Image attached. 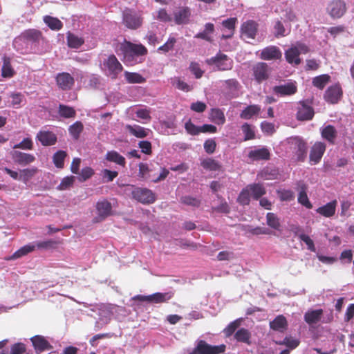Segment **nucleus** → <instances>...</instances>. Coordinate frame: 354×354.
Returning a JSON list of instances; mask_svg holds the SVG:
<instances>
[{
    "label": "nucleus",
    "instance_id": "1",
    "mask_svg": "<svg viewBox=\"0 0 354 354\" xmlns=\"http://www.w3.org/2000/svg\"><path fill=\"white\" fill-rule=\"evenodd\" d=\"M37 53L41 54L47 50V41L43 37L41 32L35 29H29L23 32L13 41L14 47L20 53L28 51V46Z\"/></svg>",
    "mask_w": 354,
    "mask_h": 354
},
{
    "label": "nucleus",
    "instance_id": "2",
    "mask_svg": "<svg viewBox=\"0 0 354 354\" xmlns=\"http://www.w3.org/2000/svg\"><path fill=\"white\" fill-rule=\"evenodd\" d=\"M120 50L123 55L124 62L130 66L140 62V57L147 53V50L143 45L134 44L127 41L120 44Z\"/></svg>",
    "mask_w": 354,
    "mask_h": 354
},
{
    "label": "nucleus",
    "instance_id": "3",
    "mask_svg": "<svg viewBox=\"0 0 354 354\" xmlns=\"http://www.w3.org/2000/svg\"><path fill=\"white\" fill-rule=\"evenodd\" d=\"M104 73L112 79H116L123 69L122 64L114 55H109L104 59L101 64Z\"/></svg>",
    "mask_w": 354,
    "mask_h": 354
},
{
    "label": "nucleus",
    "instance_id": "4",
    "mask_svg": "<svg viewBox=\"0 0 354 354\" xmlns=\"http://www.w3.org/2000/svg\"><path fill=\"white\" fill-rule=\"evenodd\" d=\"M308 52V47L304 44L297 42L296 44L292 45L285 52V57L286 61L291 64L298 65L301 63L299 55L301 54H306Z\"/></svg>",
    "mask_w": 354,
    "mask_h": 354
},
{
    "label": "nucleus",
    "instance_id": "5",
    "mask_svg": "<svg viewBox=\"0 0 354 354\" xmlns=\"http://www.w3.org/2000/svg\"><path fill=\"white\" fill-rule=\"evenodd\" d=\"M207 63L211 66H215L217 70L226 71L232 68V60L226 55L218 53L214 57L208 59Z\"/></svg>",
    "mask_w": 354,
    "mask_h": 354
},
{
    "label": "nucleus",
    "instance_id": "6",
    "mask_svg": "<svg viewBox=\"0 0 354 354\" xmlns=\"http://www.w3.org/2000/svg\"><path fill=\"white\" fill-rule=\"evenodd\" d=\"M225 349L224 344L219 346H212L207 344L205 341L201 340L198 342L196 347L191 353L194 354H218L223 353Z\"/></svg>",
    "mask_w": 354,
    "mask_h": 354
},
{
    "label": "nucleus",
    "instance_id": "7",
    "mask_svg": "<svg viewBox=\"0 0 354 354\" xmlns=\"http://www.w3.org/2000/svg\"><path fill=\"white\" fill-rule=\"evenodd\" d=\"M123 22L130 29H137L142 24V19L140 14L130 9L123 11Z\"/></svg>",
    "mask_w": 354,
    "mask_h": 354
},
{
    "label": "nucleus",
    "instance_id": "8",
    "mask_svg": "<svg viewBox=\"0 0 354 354\" xmlns=\"http://www.w3.org/2000/svg\"><path fill=\"white\" fill-rule=\"evenodd\" d=\"M297 91V86L295 82H288L272 88L273 93L280 97L292 95L296 93Z\"/></svg>",
    "mask_w": 354,
    "mask_h": 354
},
{
    "label": "nucleus",
    "instance_id": "9",
    "mask_svg": "<svg viewBox=\"0 0 354 354\" xmlns=\"http://www.w3.org/2000/svg\"><path fill=\"white\" fill-rule=\"evenodd\" d=\"M346 10V3L342 0H333L327 6V12L333 18H340Z\"/></svg>",
    "mask_w": 354,
    "mask_h": 354
},
{
    "label": "nucleus",
    "instance_id": "10",
    "mask_svg": "<svg viewBox=\"0 0 354 354\" xmlns=\"http://www.w3.org/2000/svg\"><path fill=\"white\" fill-rule=\"evenodd\" d=\"M257 32V24L252 20L243 23L241 28V37L243 39L250 42V39H254Z\"/></svg>",
    "mask_w": 354,
    "mask_h": 354
},
{
    "label": "nucleus",
    "instance_id": "11",
    "mask_svg": "<svg viewBox=\"0 0 354 354\" xmlns=\"http://www.w3.org/2000/svg\"><path fill=\"white\" fill-rule=\"evenodd\" d=\"M132 194L133 198L142 203H152L155 201L154 194L147 188H136Z\"/></svg>",
    "mask_w": 354,
    "mask_h": 354
},
{
    "label": "nucleus",
    "instance_id": "12",
    "mask_svg": "<svg viewBox=\"0 0 354 354\" xmlns=\"http://www.w3.org/2000/svg\"><path fill=\"white\" fill-rule=\"evenodd\" d=\"M191 10L188 7H178L173 12V19L178 25L186 24L189 21Z\"/></svg>",
    "mask_w": 354,
    "mask_h": 354
},
{
    "label": "nucleus",
    "instance_id": "13",
    "mask_svg": "<svg viewBox=\"0 0 354 354\" xmlns=\"http://www.w3.org/2000/svg\"><path fill=\"white\" fill-rule=\"evenodd\" d=\"M171 297L172 295L169 292H156L148 296L136 295L133 299L135 300L147 301L152 303H162L168 301L171 298Z\"/></svg>",
    "mask_w": 354,
    "mask_h": 354
},
{
    "label": "nucleus",
    "instance_id": "14",
    "mask_svg": "<svg viewBox=\"0 0 354 354\" xmlns=\"http://www.w3.org/2000/svg\"><path fill=\"white\" fill-rule=\"evenodd\" d=\"M96 210L97 213L96 221H102L111 214L112 206L110 202L103 199L97 203Z\"/></svg>",
    "mask_w": 354,
    "mask_h": 354
},
{
    "label": "nucleus",
    "instance_id": "15",
    "mask_svg": "<svg viewBox=\"0 0 354 354\" xmlns=\"http://www.w3.org/2000/svg\"><path fill=\"white\" fill-rule=\"evenodd\" d=\"M342 95V91L340 86L335 84L328 88L324 94V99L329 103L335 104L339 100Z\"/></svg>",
    "mask_w": 354,
    "mask_h": 354
},
{
    "label": "nucleus",
    "instance_id": "16",
    "mask_svg": "<svg viewBox=\"0 0 354 354\" xmlns=\"http://www.w3.org/2000/svg\"><path fill=\"white\" fill-rule=\"evenodd\" d=\"M11 156L15 162L23 166L30 164L35 160L32 154L16 150L11 152Z\"/></svg>",
    "mask_w": 354,
    "mask_h": 354
},
{
    "label": "nucleus",
    "instance_id": "17",
    "mask_svg": "<svg viewBox=\"0 0 354 354\" xmlns=\"http://www.w3.org/2000/svg\"><path fill=\"white\" fill-rule=\"evenodd\" d=\"M236 21L237 19L235 17L229 18L223 21L221 24V30L223 31L222 39H228L233 36Z\"/></svg>",
    "mask_w": 354,
    "mask_h": 354
},
{
    "label": "nucleus",
    "instance_id": "18",
    "mask_svg": "<svg viewBox=\"0 0 354 354\" xmlns=\"http://www.w3.org/2000/svg\"><path fill=\"white\" fill-rule=\"evenodd\" d=\"M57 84L62 90H69L74 84V78L68 73H61L57 75Z\"/></svg>",
    "mask_w": 354,
    "mask_h": 354
},
{
    "label": "nucleus",
    "instance_id": "19",
    "mask_svg": "<svg viewBox=\"0 0 354 354\" xmlns=\"http://www.w3.org/2000/svg\"><path fill=\"white\" fill-rule=\"evenodd\" d=\"M36 139L44 146L53 145L57 142L56 135L52 131L46 130L39 131L37 134Z\"/></svg>",
    "mask_w": 354,
    "mask_h": 354
},
{
    "label": "nucleus",
    "instance_id": "20",
    "mask_svg": "<svg viewBox=\"0 0 354 354\" xmlns=\"http://www.w3.org/2000/svg\"><path fill=\"white\" fill-rule=\"evenodd\" d=\"M326 150V145L322 142H317L313 146L310 153V160L316 164L319 162Z\"/></svg>",
    "mask_w": 354,
    "mask_h": 354
},
{
    "label": "nucleus",
    "instance_id": "21",
    "mask_svg": "<svg viewBox=\"0 0 354 354\" xmlns=\"http://www.w3.org/2000/svg\"><path fill=\"white\" fill-rule=\"evenodd\" d=\"M281 56L282 53L278 47L270 46L261 50L260 57L264 60H273L281 59Z\"/></svg>",
    "mask_w": 354,
    "mask_h": 354
},
{
    "label": "nucleus",
    "instance_id": "22",
    "mask_svg": "<svg viewBox=\"0 0 354 354\" xmlns=\"http://www.w3.org/2000/svg\"><path fill=\"white\" fill-rule=\"evenodd\" d=\"M268 64L264 62L258 63L254 66V75L258 82H261L268 77Z\"/></svg>",
    "mask_w": 354,
    "mask_h": 354
},
{
    "label": "nucleus",
    "instance_id": "23",
    "mask_svg": "<svg viewBox=\"0 0 354 354\" xmlns=\"http://www.w3.org/2000/svg\"><path fill=\"white\" fill-rule=\"evenodd\" d=\"M270 156V151L266 147L254 149L248 153V157L253 161L269 160Z\"/></svg>",
    "mask_w": 354,
    "mask_h": 354
},
{
    "label": "nucleus",
    "instance_id": "24",
    "mask_svg": "<svg viewBox=\"0 0 354 354\" xmlns=\"http://www.w3.org/2000/svg\"><path fill=\"white\" fill-rule=\"evenodd\" d=\"M314 115L313 108L304 102H300L297 113V119L299 120H308Z\"/></svg>",
    "mask_w": 354,
    "mask_h": 354
},
{
    "label": "nucleus",
    "instance_id": "25",
    "mask_svg": "<svg viewBox=\"0 0 354 354\" xmlns=\"http://www.w3.org/2000/svg\"><path fill=\"white\" fill-rule=\"evenodd\" d=\"M337 205V201L336 200H333L317 208L316 212L325 217H331L335 213Z\"/></svg>",
    "mask_w": 354,
    "mask_h": 354
},
{
    "label": "nucleus",
    "instance_id": "26",
    "mask_svg": "<svg viewBox=\"0 0 354 354\" xmlns=\"http://www.w3.org/2000/svg\"><path fill=\"white\" fill-rule=\"evenodd\" d=\"M270 326L274 330L283 332L287 328L288 322L286 317L281 315L270 322Z\"/></svg>",
    "mask_w": 354,
    "mask_h": 354
},
{
    "label": "nucleus",
    "instance_id": "27",
    "mask_svg": "<svg viewBox=\"0 0 354 354\" xmlns=\"http://www.w3.org/2000/svg\"><path fill=\"white\" fill-rule=\"evenodd\" d=\"M209 119L218 125H222L225 122V117L223 111L218 108L211 109Z\"/></svg>",
    "mask_w": 354,
    "mask_h": 354
},
{
    "label": "nucleus",
    "instance_id": "28",
    "mask_svg": "<svg viewBox=\"0 0 354 354\" xmlns=\"http://www.w3.org/2000/svg\"><path fill=\"white\" fill-rule=\"evenodd\" d=\"M31 341L35 350L39 351L48 350L50 347L48 341L42 336L36 335L31 338Z\"/></svg>",
    "mask_w": 354,
    "mask_h": 354
},
{
    "label": "nucleus",
    "instance_id": "29",
    "mask_svg": "<svg viewBox=\"0 0 354 354\" xmlns=\"http://www.w3.org/2000/svg\"><path fill=\"white\" fill-rule=\"evenodd\" d=\"M66 39L67 44L71 48H79L84 42L82 37L71 32H67Z\"/></svg>",
    "mask_w": 354,
    "mask_h": 354
},
{
    "label": "nucleus",
    "instance_id": "30",
    "mask_svg": "<svg viewBox=\"0 0 354 354\" xmlns=\"http://www.w3.org/2000/svg\"><path fill=\"white\" fill-rule=\"evenodd\" d=\"M126 129L129 132L137 138H145L148 136L150 132L149 129H145L138 125H127Z\"/></svg>",
    "mask_w": 354,
    "mask_h": 354
},
{
    "label": "nucleus",
    "instance_id": "31",
    "mask_svg": "<svg viewBox=\"0 0 354 354\" xmlns=\"http://www.w3.org/2000/svg\"><path fill=\"white\" fill-rule=\"evenodd\" d=\"M322 136L330 143H334L337 137V131L334 127L327 125L322 129Z\"/></svg>",
    "mask_w": 354,
    "mask_h": 354
},
{
    "label": "nucleus",
    "instance_id": "32",
    "mask_svg": "<svg viewBox=\"0 0 354 354\" xmlns=\"http://www.w3.org/2000/svg\"><path fill=\"white\" fill-rule=\"evenodd\" d=\"M322 313V309L308 311L304 315V319L309 324H316L320 320Z\"/></svg>",
    "mask_w": 354,
    "mask_h": 354
},
{
    "label": "nucleus",
    "instance_id": "33",
    "mask_svg": "<svg viewBox=\"0 0 354 354\" xmlns=\"http://www.w3.org/2000/svg\"><path fill=\"white\" fill-rule=\"evenodd\" d=\"M261 107L259 105H250L247 106L240 114V117L245 120H249L252 116L259 114Z\"/></svg>",
    "mask_w": 354,
    "mask_h": 354
},
{
    "label": "nucleus",
    "instance_id": "34",
    "mask_svg": "<svg viewBox=\"0 0 354 354\" xmlns=\"http://www.w3.org/2000/svg\"><path fill=\"white\" fill-rule=\"evenodd\" d=\"M106 159L121 166H124L126 163L125 158L115 151H108L106 154Z\"/></svg>",
    "mask_w": 354,
    "mask_h": 354
},
{
    "label": "nucleus",
    "instance_id": "35",
    "mask_svg": "<svg viewBox=\"0 0 354 354\" xmlns=\"http://www.w3.org/2000/svg\"><path fill=\"white\" fill-rule=\"evenodd\" d=\"M44 21L51 30H59L63 26V24L59 19L50 16H45L44 17Z\"/></svg>",
    "mask_w": 354,
    "mask_h": 354
},
{
    "label": "nucleus",
    "instance_id": "36",
    "mask_svg": "<svg viewBox=\"0 0 354 354\" xmlns=\"http://www.w3.org/2000/svg\"><path fill=\"white\" fill-rule=\"evenodd\" d=\"M124 77L128 83L140 84L145 81V79L139 73L126 71Z\"/></svg>",
    "mask_w": 354,
    "mask_h": 354
},
{
    "label": "nucleus",
    "instance_id": "37",
    "mask_svg": "<svg viewBox=\"0 0 354 354\" xmlns=\"http://www.w3.org/2000/svg\"><path fill=\"white\" fill-rule=\"evenodd\" d=\"M247 187L250 194L256 199L260 198L266 193L264 187L260 184L250 185Z\"/></svg>",
    "mask_w": 354,
    "mask_h": 354
},
{
    "label": "nucleus",
    "instance_id": "38",
    "mask_svg": "<svg viewBox=\"0 0 354 354\" xmlns=\"http://www.w3.org/2000/svg\"><path fill=\"white\" fill-rule=\"evenodd\" d=\"M176 41L177 39L175 37L170 35L167 41L158 48V51L164 53L169 52L174 49Z\"/></svg>",
    "mask_w": 354,
    "mask_h": 354
},
{
    "label": "nucleus",
    "instance_id": "39",
    "mask_svg": "<svg viewBox=\"0 0 354 354\" xmlns=\"http://www.w3.org/2000/svg\"><path fill=\"white\" fill-rule=\"evenodd\" d=\"M171 84H172L173 86L185 92H188L192 90L191 86H189L186 82L181 80L180 78L177 77H174L171 79Z\"/></svg>",
    "mask_w": 354,
    "mask_h": 354
},
{
    "label": "nucleus",
    "instance_id": "40",
    "mask_svg": "<svg viewBox=\"0 0 354 354\" xmlns=\"http://www.w3.org/2000/svg\"><path fill=\"white\" fill-rule=\"evenodd\" d=\"M35 248H36V245L32 244V243H29L28 245H26L21 247L17 251H16L13 254L12 258L17 259V258L21 257L28 254L29 252L33 251Z\"/></svg>",
    "mask_w": 354,
    "mask_h": 354
},
{
    "label": "nucleus",
    "instance_id": "41",
    "mask_svg": "<svg viewBox=\"0 0 354 354\" xmlns=\"http://www.w3.org/2000/svg\"><path fill=\"white\" fill-rule=\"evenodd\" d=\"M201 166L205 169L211 171H217L220 169L219 163L215 160L207 158L201 161Z\"/></svg>",
    "mask_w": 354,
    "mask_h": 354
},
{
    "label": "nucleus",
    "instance_id": "42",
    "mask_svg": "<svg viewBox=\"0 0 354 354\" xmlns=\"http://www.w3.org/2000/svg\"><path fill=\"white\" fill-rule=\"evenodd\" d=\"M3 63L2 66V76L4 77H10L13 75V69L10 65V58L3 57Z\"/></svg>",
    "mask_w": 354,
    "mask_h": 354
},
{
    "label": "nucleus",
    "instance_id": "43",
    "mask_svg": "<svg viewBox=\"0 0 354 354\" xmlns=\"http://www.w3.org/2000/svg\"><path fill=\"white\" fill-rule=\"evenodd\" d=\"M330 80V76L328 75L324 74L321 75L319 76L315 77L313 80V84L317 88L322 89L326 84Z\"/></svg>",
    "mask_w": 354,
    "mask_h": 354
},
{
    "label": "nucleus",
    "instance_id": "44",
    "mask_svg": "<svg viewBox=\"0 0 354 354\" xmlns=\"http://www.w3.org/2000/svg\"><path fill=\"white\" fill-rule=\"evenodd\" d=\"M66 156V153L62 150L57 151L53 155V162L57 168H62L64 167V162Z\"/></svg>",
    "mask_w": 354,
    "mask_h": 354
},
{
    "label": "nucleus",
    "instance_id": "45",
    "mask_svg": "<svg viewBox=\"0 0 354 354\" xmlns=\"http://www.w3.org/2000/svg\"><path fill=\"white\" fill-rule=\"evenodd\" d=\"M267 224L274 230H279L280 222L279 218L274 214L269 212L266 215Z\"/></svg>",
    "mask_w": 354,
    "mask_h": 354
},
{
    "label": "nucleus",
    "instance_id": "46",
    "mask_svg": "<svg viewBox=\"0 0 354 354\" xmlns=\"http://www.w3.org/2000/svg\"><path fill=\"white\" fill-rule=\"evenodd\" d=\"M241 130L244 134V140H248L254 138L255 133L254 127L252 125L244 123L241 127Z\"/></svg>",
    "mask_w": 354,
    "mask_h": 354
},
{
    "label": "nucleus",
    "instance_id": "47",
    "mask_svg": "<svg viewBox=\"0 0 354 354\" xmlns=\"http://www.w3.org/2000/svg\"><path fill=\"white\" fill-rule=\"evenodd\" d=\"M37 169H24L20 171L19 180L23 181L24 183H27L28 181L35 175Z\"/></svg>",
    "mask_w": 354,
    "mask_h": 354
},
{
    "label": "nucleus",
    "instance_id": "48",
    "mask_svg": "<svg viewBox=\"0 0 354 354\" xmlns=\"http://www.w3.org/2000/svg\"><path fill=\"white\" fill-rule=\"evenodd\" d=\"M59 113L64 118H73L75 115V111L70 106L60 104L59 107Z\"/></svg>",
    "mask_w": 354,
    "mask_h": 354
},
{
    "label": "nucleus",
    "instance_id": "49",
    "mask_svg": "<svg viewBox=\"0 0 354 354\" xmlns=\"http://www.w3.org/2000/svg\"><path fill=\"white\" fill-rule=\"evenodd\" d=\"M83 129V124L80 122H76L69 127V132L71 136L77 139L80 136V133Z\"/></svg>",
    "mask_w": 354,
    "mask_h": 354
},
{
    "label": "nucleus",
    "instance_id": "50",
    "mask_svg": "<svg viewBox=\"0 0 354 354\" xmlns=\"http://www.w3.org/2000/svg\"><path fill=\"white\" fill-rule=\"evenodd\" d=\"M250 337V334L249 331L245 328H241L235 333V338L239 342L248 343Z\"/></svg>",
    "mask_w": 354,
    "mask_h": 354
},
{
    "label": "nucleus",
    "instance_id": "51",
    "mask_svg": "<svg viewBox=\"0 0 354 354\" xmlns=\"http://www.w3.org/2000/svg\"><path fill=\"white\" fill-rule=\"evenodd\" d=\"M33 147V142L30 138H24L21 142L13 146L14 149H21L24 150H30Z\"/></svg>",
    "mask_w": 354,
    "mask_h": 354
},
{
    "label": "nucleus",
    "instance_id": "52",
    "mask_svg": "<svg viewBox=\"0 0 354 354\" xmlns=\"http://www.w3.org/2000/svg\"><path fill=\"white\" fill-rule=\"evenodd\" d=\"M298 202L308 209L312 208L313 205L308 200L306 192L304 190H301L298 196Z\"/></svg>",
    "mask_w": 354,
    "mask_h": 354
},
{
    "label": "nucleus",
    "instance_id": "53",
    "mask_svg": "<svg viewBox=\"0 0 354 354\" xmlns=\"http://www.w3.org/2000/svg\"><path fill=\"white\" fill-rule=\"evenodd\" d=\"M250 192L248 187L243 189L238 197V201L241 205H248L250 202Z\"/></svg>",
    "mask_w": 354,
    "mask_h": 354
},
{
    "label": "nucleus",
    "instance_id": "54",
    "mask_svg": "<svg viewBox=\"0 0 354 354\" xmlns=\"http://www.w3.org/2000/svg\"><path fill=\"white\" fill-rule=\"evenodd\" d=\"M157 19L162 22H170L173 19V17L170 15L165 9H160L157 12Z\"/></svg>",
    "mask_w": 354,
    "mask_h": 354
},
{
    "label": "nucleus",
    "instance_id": "55",
    "mask_svg": "<svg viewBox=\"0 0 354 354\" xmlns=\"http://www.w3.org/2000/svg\"><path fill=\"white\" fill-rule=\"evenodd\" d=\"M75 181V176H67L62 179L60 184L58 186V189L60 190H66L68 189Z\"/></svg>",
    "mask_w": 354,
    "mask_h": 354
},
{
    "label": "nucleus",
    "instance_id": "56",
    "mask_svg": "<svg viewBox=\"0 0 354 354\" xmlns=\"http://www.w3.org/2000/svg\"><path fill=\"white\" fill-rule=\"evenodd\" d=\"M102 173V178L104 181L106 183L113 181V180L118 175V171H111L107 169H103Z\"/></svg>",
    "mask_w": 354,
    "mask_h": 354
},
{
    "label": "nucleus",
    "instance_id": "57",
    "mask_svg": "<svg viewBox=\"0 0 354 354\" xmlns=\"http://www.w3.org/2000/svg\"><path fill=\"white\" fill-rule=\"evenodd\" d=\"M299 341L297 339L292 338L291 337H286L283 339V341L279 342V344L286 345L290 349L295 348L299 345Z\"/></svg>",
    "mask_w": 354,
    "mask_h": 354
},
{
    "label": "nucleus",
    "instance_id": "58",
    "mask_svg": "<svg viewBox=\"0 0 354 354\" xmlns=\"http://www.w3.org/2000/svg\"><path fill=\"white\" fill-rule=\"evenodd\" d=\"M203 147L206 153L212 154L216 149V143L214 139L209 138L205 141Z\"/></svg>",
    "mask_w": 354,
    "mask_h": 354
},
{
    "label": "nucleus",
    "instance_id": "59",
    "mask_svg": "<svg viewBox=\"0 0 354 354\" xmlns=\"http://www.w3.org/2000/svg\"><path fill=\"white\" fill-rule=\"evenodd\" d=\"M94 174V171L91 167H86L82 169L80 173L79 180L81 182L85 181L90 178Z\"/></svg>",
    "mask_w": 354,
    "mask_h": 354
},
{
    "label": "nucleus",
    "instance_id": "60",
    "mask_svg": "<svg viewBox=\"0 0 354 354\" xmlns=\"http://www.w3.org/2000/svg\"><path fill=\"white\" fill-rule=\"evenodd\" d=\"M10 97L12 98V105L15 108H19L24 101V95L19 93H11Z\"/></svg>",
    "mask_w": 354,
    "mask_h": 354
},
{
    "label": "nucleus",
    "instance_id": "61",
    "mask_svg": "<svg viewBox=\"0 0 354 354\" xmlns=\"http://www.w3.org/2000/svg\"><path fill=\"white\" fill-rule=\"evenodd\" d=\"M299 239L303 241L304 243H305L307 245V248L312 251V252H315L316 250V248H315V246L314 245V242L309 237V236L306 235V234H299Z\"/></svg>",
    "mask_w": 354,
    "mask_h": 354
},
{
    "label": "nucleus",
    "instance_id": "62",
    "mask_svg": "<svg viewBox=\"0 0 354 354\" xmlns=\"http://www.w3.org/2000/svg\"><path fill=\"white\" fill-rule=\"evenodd\" d=\"M185 128L187 133L192 135H197L200 133V126H196L190 120L185 123Z\"/></svg>",
    "mask_w": 354,
    "mask_h": 354
},
{
    "label": "nucleus",
    "instance_id": "63",
    "mask_svg": "<svg viewBox=\"0 0 354 354\" xmlns=\"http://www.w3.org/2000/svg\"><path fill=\"white\" fill-rule=\"evenodd\" d=\"M274 34L277 37H283L286 33V30L283 27V24L281 21H277L274 26Z\"/></svg>",
    "mask_w": 354,
    "mask_h": 354
},
{
    "label": "nucleus",
    "instance_id": "64",
    "mask_svg": "<svg viewBox=\"0 0 354 354\" xmlns=\"http://www.w3.org/2000/svg\"><path fill=\"white\" fill-rule=\"evenodd\" d=\"M26 351V347L24 344H15L10 351V354H24Z\"/></svg>",
    "mask_w": 354,
    "mask_h": 354
}]
</instances>
